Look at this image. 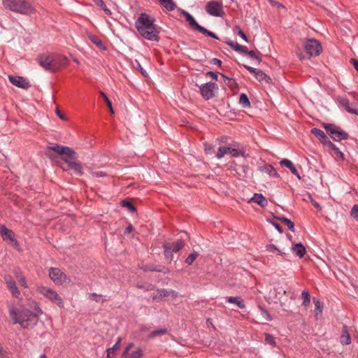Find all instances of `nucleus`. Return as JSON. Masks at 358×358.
I'll return each mask as SVG.
<instances>
[{
    "mask_svg": "<svg viewBox=\"0 0 358 358\" xmlns=\"http://www.w3.org/2000/svg\"><path fill=\"white\" fill-rule=\"evenodd\" d=\"M45 155L49 159L54 160L56 155H59L66 166L59 164L63 171L73 170L77 174L82 176L83 170L81 164L76 161V152L68 146L62 145L57 143H49L45 150Z\"/></svg>",
    "mask_w": 358,
    "mask_h": 358,
    "instance_id": "nucleus-1",
    "label": "nucleus"
},
{
    "mask_svg": "<svg viewBox=\"0 0 358 358\" xmlns=\"http://www.w3.org/2000/svg\"><path fill=\"white\" fill-rule=\"evenodd\" d=\"M34 310V313L28 309L17 311L15 307H10L9 314L14 324H19L23 329H31L36 326L38 317L43 314L42 310L36 303Z\"/></svg>",
    "mask_w": 358,
    "mask_h": 358,
    "instance_id": "nucleus-2",
    "label": "nucleus"
},
{
    "mask_svg": "<svg viewBox=\"0 0 358 358\" xmlns=\"http://www.w3.org/2000/svg\"><path fill=\"white\" fill-rule=\"evenodd\" d=\"M155 18L145 13L140 14L135 22V27L139 34L145 39L152 41H159L160 28L155 24Z\"/></svg>",
    "mask_w": 358,
    "mask_h": 358,
    "instance_id": "nucleus-3",
    "label": "nucleus"
},
{
    "mask_svg": "<svg viewBox=\"0 0 358 358\" xmlns=\"http://www.w3.org/2000/svg\"><path fill=\"white\" fill-rule=\"evenodd\" d=\"M4 8L22 15H31L36 13L35 8L28 0H2Z\"/></svg>",
    "mask_w": 358,
    "mask_h": 358,
    "instance_id": "nucleus-4",
    "label": "nucleus"
},
{
    "mask_svg": "<svg viewBox=\"0 0 358 358\" xmlns=\"http://www.w3.org/2000/svg\"><path fill=\"white\" fill-rule=\"evenodd\" d=\"M227 154L231 157H245V149L240 143L235 142L228 146H220L216 153V157L221 159Z\"/></svg>",
    "mask_w": 358,
    "mask_h": 358,
    "instance_id": "nucleus-5",
    "label": "nucleus"
},
{
    "mask_svg": "<svg viewBox=\"0 0 358 358\" xmlns=\"http://www.w3.org/2000/svg\"><path fill=\"white\" fill-rule=\"evenodd\" d=\"M182 14L185 17V19L186 20L189 22V26L195 29V30H197L199 31V32L203 34H206L208 36H210L212 38H216L217 39L218 37L215 35V33L210 31H208L207 29H206L205 27L199 25L196 21L195 20V19L194 18V17L190 15L187 11L186 10H182Z\"/></svg>",
    "mask_w": 358,
    "mask_h": 358,
    "instance_id": "nucleus-6",
    "label": "nucleus"
},
{
    "mask_svg": "<svg viewBox=\"0 0 358 358\" xmlns=\"http://www.w3.org/2000/svg\"><path fill=\"white\" fill-rule=\"evenodd\" d=\"M37 291L43 295L45 297L52 301L57 306L62 307L63 306V300L61 296L52 289H50L48 287L41 286L38 287Z\"/></svg>",
    "mask_w": 358,
    "mask_h": 358,
    "instance_id": "nucleus-7",
    "label": "nucleus"
},
{
    "mask_svg": "<svg viewBox=\"0 0 358 358\" xmlns=\"http://www.w3.org/2000/svg\"><path fill=\"white\" fill-rule=\"evenodd\" d=\"M184 245L185 243L182 239L177 240L176 242L173 243L171 245H170L169 243H164L163 248L166 258L171 261L173 259V253L180 250Z\"/></svg>",
    "mask_w": 358,
    "mask_h": 358,
    "instance_id": "nucleus-8",
    "label": "nucleus"
},
{
    "mask_svg": "<svg viewBox=\"0 0 358 358\" xmlns=\"http://www.w3.org/2000/svg\"><path fill=\"white\" fill-rule=\"evenodd\" d=\"M324 127L327 131V133L329 134V136L334 140V141H341L347 139L349 136L348 134L345 131L340 129L337 127H336L334 124H324Z\"/></svg>",
    "mask_w": 358,
    "mask_h": 358,
    "instance_id": "nucleus-9",
    "label": "nucleus"
},
{
    "mask_svg": "<svg viewBox=\"0 0 358 358\" xmlns=\"http://www.w3.org/2000/svg\"><path fill=\"white\" fill-rule=\"evenodd\" d=\"M49 276L57 285H62L64 282L69 283L71 282V279L57 268H50L49 270Z\"/></svg>",
    "mask_w": 358,
    "mask_h": 358,
    "instance_id": "nucleus-10",
    "label": "nucleus"
},
{
    "mask_svg": "<svg viewBox=\"0 0 358 358\" xmlns=\"http://www.w3.org/2000/svg\"><path fill=\"white\" fill-rule=\"evenodd\" d=\"M200 92L203 97L208 100L215 96V91L218 89L216 83L208 82L199 86Z\"/></svg>",
    "mask_w": 358,
    "mask_h": 358,
    "instance_id": "nucleus-11",
    "label": "nucleus"
},
{
    "mask_svg": "<svg viewBox=\"0 0 358 358\" xmlns=\"http://www.w3.org/2000/svg\"><path fill=\"white\" fill-rule=\"evenodd\" d=\"M306 52L310 57L318 56L322 51V46L318 41L315 39H308L305 44Z\"/></svg>",
    "mask_w": 358,
    "mask_h": 358,
    "instance_id": "nucleus-12",
    "label": "nucleus"
},
{
    "mask_svg": "<svg viewBox=\"0 0 358 358\" xmlns=\"http://www.w3.org/2000/svg\"><path fill=\"white\" fill-rule=\"evenodd\" d=\"M206 12L215 17H221L223 15V6L222 3L217 1H210L206 6Z\"/></svg>",
    "mask_w": 358,
    "mask_h": 358,
    "instance_id": "nucleus-13",
    "label": "nucleus"
},
{
    "mask_svg": "<svg viewBox=\"0 0 358 358\" xmlns=\"http://www.w3.org/2000/svg\"><path fill=\"white\" fill-rule=\"evenodd\" d=\"M38 64L45 70L54 71L52 54H42L37 57Z\"/></svg>",
    "mask_w": 358,
    "mask_h": 358,
    "instance_id": "nucleus-14",
    "label": "nucleus"
},
{
    "mask_svg": "<svg viewBox=\"0 0 358 358\" xmlns=\"http://www.w3.org/2000/svg\"><path fill=\"white\" fill-rule=\"evenodd\" d=\"M336 101L339 105L344 108L346 111L350 113L358 115L357 106L354 103H350L349 99L345 97L338 96L336 98Z\"/></svg>",
    "mask_w": 358,
    "mask_h": 358,
    "instance_id": "nucleus-15",
    "label": "nucleus"
},
{
    "mask_svg": "<svg viewBox=\"0 0 358 358\" xmlns=\"http://www.w3.org/2000/svg\"><path fill=\"white\" fill-rule=\"evenodd\" d=\"M9 81L15 86L22 89H28L31 85L29 80L22 76H8Z\"/></svg>",
    "mask_w": 358,
    "mask_h": 358,
    "instance_id": "nucleus-16",
    "label": "nucleus"
},
{
    "mask_svg": "<svg viewBox=\"0 0 358 358\" xmlns=\"http://www.w3.org/2000/svg\"><path fill=\"white\" fill-rule=\"evenodd\" d=\"M134 344L132 343H129L125 348L122 357L123 358H141L143 357V351L141 348H138L134 351L129 353L130 349L132 348Z\"/></svg>",
    "mask_w": 358,
    "mask_h": 358,
    "instance_id": "nucleus-17",
    "label": "nucleus"
},
{
    "mask_svg": "<svg viewBox=\"0 0 358 358\" xmlns=\"http://www.w3.org/2000/svg\"><path fill=\"white\" fill-rule=\"evenodd\" d=\"M4 280L8 289L10 292L13 296L17 299L20 298V292L17 287L15 280L10 276H6Z\"/></svg>",
    "mask_w": 358,
    "mask_h": 358,
    "instance_id": "nucleus-18",
    "label": "nucleus"
},
{
    "mask_svg": "<svg viewBox=\"0 0 358 358\" xmlns=\"http://www.w3.org/2000/svg\"><path fill=\"white\" fill-rule=\"evenodd\" d=\"M0 234L3 241L14 242L15 245L18 246V242L15 239L13 231L5 225L0 226Z\"/></svg>",
    "mask_w": 358,
    "mask_h": 358,
    "instance_id": "nucleus-19",
    "label": "nucleus"
},
{
    "mask_svg": "<svg viewBox=\"0 0 358 358\" xmlns=\"http://www.w3.org/2000/svg\"><path fill=\"white\" fill-rule=\"evenodd\" d=\"M52 59L54 71L58 70L61 67L67 66L69 64L67 57L63 55L52 54Z\"/></svg>",
    "mask_w": 358,
    "mask_h": 358,
    "instance_id": "nucleus-20",
    "label": "nucleus"
},
{
    "mask_svg": "<svg viewBox=\"0 0 358 358\" xmlns=\"http://www.w3.org/2000/svg\"><path fill=\"white\" fill-rule=\"evenodd\" d=\"M157 294L152 296V299L154 301H159L162 299L163 298L168 297L170 295L173 296H177L178 293L172 289H159L157 290Z\"/></svg>",
    "mask_w": 358,
    "mask_h": 358,
    "instance_id": "nucleus-21",
    "label": "nucleus"
},
{
    "mask_svg": "<svg viewBox=\"0 0 358 358\" xmlns=\"http://www.w3.org/2000/svg\"><path fill=\"white\" fill-rule=\"evenodd\" d=\"M311 133L315 135L323 145H328L330 143L331 141L322 130L318 128H313Z\"/></svg>",
    "mask_w": 358,
    "mask_h": 358,
    "instance_id": "nucleus-22",
    "label": "nucleus"
},
{
    "mask_svg": "<svg viewBox=\"0 0 358 358\" xmlns=\"http://www.w3.org/2000/svg\"><path fill=\"white\" fill-rule=\"evenodd\" d=\"M280 164L282 166H285L289 169L292 174L295 175L299 179H301V176L299 171L289 159H283L280 162Z\"/></svg>",
    "mask_w": 358,
    "mask_h": 358,
    "instance_id": "nucleus-23",
    "label": "nucleus"
},
{
    "mask_svg": "<svg viewBox=\"0 0 358 358\" xmlns=\"http://www.w3.org/2000/svg\"><path fill=\"white\" fill-rule=\"evenodd\" d=\"M340 342L343 345H346L351 343V336L348 331V327L345 324H343L342 327Z\"/></svg>",
    "mask_w": 358,
    "mask_h": 358,
    "instance_id": "nucleus-24",
    "label": "nucleus"
},
{
    "mask_svg": "<svg viewBox=\"0 0 358 358\" xmlns=\"http://www.w3.org/2000/svg\"><path fill=\"white\" fill-rule=\"evenodd\" d=\"M250 201L257 203L261 207H265L268 205L267 199L262 194H255Z\"/></svg>",
    "mask_w": 358,
    "mask_h": 358,
    "instance_id": "nucleus-25",
    "label": "nucleus"
},
{
    "mask_svg": "<svg viewBox=\"0 0 358 358\" xmlns=\"http://www.w3.org/2000/svg\"><path fill=\"white\" fill-rule=\"evenodd\" d=\"M234 50L240 52L241 54H246L248 52V48L246 46L241 45L237 43L232 41H228L226 42Z\"/></svg>",
    "mask_w": 358,
    "mask_h": 358,
    "instance_id": "nucleus-26",
    "label": "nucleus"
},
{
    "mask_svg": "<svg viewBox=\"0 0 358 358\" xmlns=\"http://www.w3.org/2000/svg\"><path fill=\"white\" fill-rule=\"evenodd\" d=\"M259 171L275 178H278L280 176L274 167L271 164H266L263 166H260Z\"/></svg>",
    "mask_w": 358,
    "mask_h": 358,
    "instance_id": "nucleus-27",
    "label": "nucleus"
},
{
    "mask_svg": "<svg viewBox=\"0 0 358 358\" xmlns=\"http://www.w3.org/2000/svg\"><path fill=\"white\" fill-rule=\"evenodd\" d=\"M292 250L299 258L303 257L306 252V248L301 243H296L293 245Z\"/></svg>",
    "mask_w": 358,
    "mask_h": 358,
    "instance_id": "nucleus-28",
    "label": "nucleus"
},
{
    "mask_svg": "<svg viewBox=\"0 0 358 358\" xmlns=\"http://www.w3.org/2000/svg\"><path fill=\"white\" fill-rule=\"evenodd\" d=\"M255 76L260 83H265L266 84L271 83V78L260 69L258 70Z\"/></svg>",
    "mask_w": 358,
    "mask_h": 358,
    "instance_id": "nucleus-29",
    "label": "nucleus"
},
{
    "mask_svg": "<svg viewBox=\"0 0 358 358\" xmlns=\"http://www.w3.org/2000/svg\"><path fill=\"white\" fill-rule=\"evenodd\" d=\"M226 301L229 303H234L237 305L240 308L243 309L245 308V304L244 301L239 296L233 297H226Z\"/></svg>",
    "mask_w": 358,
    "mask_h": 358,
    "instance_id": "nucleus-30",
    "label": "nucleus"
},
{
    "mask_svg": "<svg viewBox=\"0 0 358 358\" xmlns=\"http://www.w3.org/2000/svg\"><path fill=\"white\" fill-rule=\"evenodd\" d=\"M313 303L315 304V315L317 319L320 316L322 315L323 310V303L316 298H313Z\"/></svg>",
    "mask_w": 358,
    "mask_h": 358,
    "instance_id": "nucleus-31",
    "label": "nucleus"
},
{
    "mask_svg": "<svg viewBox=\"0 0 358 358\" xmlns=\"http://www.w3.org/2000/svg\"><path fill=\"white\" fill-rule=\"evenodd\" d=\"M159 2L169 11L173 10L176 7L173 0H159Z\"/></svg>",
    "mask_w": 358,
    "mask_h": 358,
    "instance_id": "nucleus-32",
    "label": "nucleus"
},
{
    "mask_svg": "<svg viewBox=\"0 0 358 358\" xmlns=\"http://www.w3.org/2000/svg\"><path fill=\"white\" fill-rule=\"evenodd\" d=\"M15 278L17 280L18 282L20 283V285L24 287V288H27L28 287V285L27 283V280H26V278L24 277V275L20 271H16L15 272Z\"/></svg>",
    "mask_w": 358,
    "mask_h": 358,
    "instance_id": "nucleus-33",
    "label": "nucleus"
},
{
    "mask_svg": "<svg viewBox=\"0 0 358 358\" xmlns=\"http://www.w3.org/2000/svg\"><path fill=\"white\" fill-rule=\"evenodd\" d=\"M301 298L303 299L302 306L307 308L310 303V295L308 290H303L301 293Z\"/></svg>",
    "mask_w": 358,
    "mask_h": 358,
    "instance_id": "nucleus-34",
    "label": "nucleus"
},
{
    "mask_svg": "<svg viewBox=\"0 0 358 358\" xmlns=\"http://www.w3.org/2000/svg\"><path fill=\"white\" fill-rule=\"evenodd\" d=\"M249 57L256 59L258 63L262 62V53L259 51L248 50L246 54Z\"/></svg>",
    "mask_w": 358,
    "mask_h": 358,
    "instance_id": "nucleus-35",
    "label": "nucleus"
},
{
    "mask_svg": "<svg viewBox=\"0 0 358 358\" xmlns=\"http://www.w3.org/2000/svg\"><path fill=\"white\" fill-rule=\"evenodd\" d=\"M92 1L94 2V3L97 6H99L100 8H101L106 15H110L112 14L110 10L106 7V6L103 0H92Z\"/></svg>",
    "mask_w": 358,
    "mask_h": 358,
    "instance_id": "nucleus-36",
    "label": "nucleus"
},
{
    "mask_svg": "<svg viewBox=\"0 0 358 358\" xmlns=\"http://www.w3.org/2000/svg\"><path fill=\"white\" fill-rule=\"evenodd\" d=\"M278 220H279L282 223L285 224L288 229L292 231H294V223L291 221L289 219L285 217H276Z\"/></svg>",
    "mask_w": 358,
    "mask_h": 358,
    "instance_id": "nucleus-37",
    "label": "nucleus"
},
{
    "mask_svg": "<svg viewBox=\"0 0 358 358\" xmlns=\"http://www.w3.org/2000/svg\"><path fill=\"white\" fill-rule=\"evenodd\" d=\"M239 103L243 108L250 107V102L248 96L245 94H241L239 98Z\"/></svg>",
    "mask_w": 358,
    "mask_h": 358,
    "instance_id": "nucleus-38",
    "label": "nucleus"
},
{
    "mask_svg": "<svg viewBox=\"0 0 358 358\" xmlns=\"http://www.w3.org/2000/svg\"><path fill=\"white\" fill-rule=\"evenodd\" d=\"M327 146H329L334 152V155L336 157L343 159V152L331 141Z\"/></svg>",
    "mask_w": 358,
    "mask_h": 358,
    "instance_id": "nucleus-39",
    "label": "nucleus"
},
{
    "mask_svg": "<svg viewBox=\"0 0 358 358\" xmlns=\"http://www.w3.org/2000/svg\"><path fill=\"white\" fill-rule=\"evenodd\" d=\"M266 249L269 252H273L275 251H277L278 254L279 255H281L282 257H284L285 255V253L282 252L280 249L277 248L275 245L270 244L266 246Z\"/></svg>",
    "mask_w": 358,
    "mask_h": 358,
    "instance_id": "nucleus-40",
    "label": "nucleus"
},
{
    "mask_svg": "<svg viewBox=\"0 0 358 358\" xmlns=\"http://www.w3.org/2000/svg\"><path fill=\"white\" fill-rule=\"evenodd\" d=\"M122 206L125 207L129 209V211L134 213L136 211V207L134 206V204L127 201V200H123L122 201Z\"/></svg>",
    "mask_w": 358,
    "mask_h": 358,
    "instance_id": "nucleus-41",
    "label": "nucleus"
},
{
    "mask_svg": "<svg viewBox=\"0 0 358 358\" xmlns=\"http://www.w3.org/2000/svg\"><path fill=\"white\" fill-rule=\"evenodd\" d=\"M90 40L95 44L99 48H103V44L102 41L96 36L90 35L89 36Z\"/></svg>",
    "mask_w": 358,
    "mask_h": 358,
    "instance_id": "nucleus-42",
    "label": "nucleus"
},
{
    "mask_svg": "<svg viewBox=\"0 0 358 358\" xmlns=\"http://www.w3.org/2000/svg\"><path fill=\"white\" fill-rule=\"evenodd\" d=\"M199 254L196 252H193L192 253H191L190 255H189V256L187 257L186 260H185V262L188 264V265H191L192 264V263L194 262V260L196 259V257H198Z\"/></svg>",
    "mask_w": 358,
    "mask_h": 358,
    "instance_id": "nucleus-43",
    "label": "nucleus"
},
{
    "mask_svg": "<svg viewBox=\"0 0 358 358\" xmlns=\"http://www.w3.org/2000/svg\"><path fill=\"white\" fill-rule=\"evenodd\" d=\"M166 331H167L166 329H160L158 330H155L150 334L149 337L153 338V337H155L157 336H162V335L165 334L166 333Z\"/></svg>",
    "mask_w": 358,
    "mask_h": 358,
    "instance_id": "nucleus-44",
    "label": "nucleus"
},
{
    "mask_svg": "<svg viewBox=\"0 0 358 358\" xmlns=\"http://www.w3.org/2000/svg\"><path fill=\"white\" fill-rule=\"evenodd\" d=\"M100 94L102 96V97L104 99L105 101H106V103L107 105V106L108 107L110 113L112 114L114 113V110L113 109V107H112V103L111 101H110V99L108 98V96L106 95V94L103 92H100Z\"/></svg>",
    "mask_w": 358,
    "mask_h": 358,
    "instance_id": "nucleus-45",
    "label": "nucleus"
},
{
    "mask_svg": "<svg viewBox=\"0 0 358 358\" xmlns=\"http://www.w3.org/2000/svg\"><path fill=\"white\" fill-rule=\"evenodd\" d=\"M265 341L268 344H269L272 346L275 345V338L270 334H268V333L265 334Z\"/></svg>",
    "mask_w": 358,
    "mask_h": 358,
    "instance_id": "nucleus-46",
    "label": "nucleus"
},
{
    "mask_svg": "<svg viewBox=\"0 0 358 358\" xmlns=\"http://www.w3.org/2000/svg\"><path fill=\"white\" fill-rule=\"evenodd\" d=\"M120 341H121L120 338H118V339H117V342L115 343V344L112 348H110L107 349V350H106L107 353L108 354H112L116 350H117L119 348V347H120Z\"/></svg>",
    "mask_w": 358,
    "mask_h": 358,
    "instance_id": "nucleus-47",
    "label": "nucleus"
},
{
    "mask_svg": "<svg viewBox=\"0 0 358 358\" xmlns=\"http://www.w3.org/2000/svg\"><path fill=\"white\" fill-rule=\"evenodd\" d=\"M351 216L358 221V204L355 205L350 211Z\"/></svg>",
    "mask_w": 358,
    "mask_h": 358,
    "instance_id": "nucleus-48",
    "label": "nucleus"
},
{
    "mask_svg": "<svg viewBox=\"0 0 358 358\" xmlns=\"http://www.w3.org/2000/svg\"><path fill=\"white\" fill-rule=\"evenodd\" d=\"M90 175L92 176V177H96V178H99V177H105V176H107L108 174L104 172V171H91L90 172Z\"/></svg>",
    "mask_w": 358,
    "mask_h": 358,
    "instance_id": "nucleus-49",
    "label": "nucleus"
},
{
    "mask_svg": "<svg viewBox=\"0 0 358 358\" xmlns=\"http://www.w3.org/2000/svg\"><path fill=\"white\" fill-rule=\"evenodd\" d=\"M204 150L207 154H212L214 152L213 146L210 144L204 143Z\"/></svg>",
    "mask_w": 358,
    "mask_h": 358,
    "instance_id": "nucleus-50",
    "label": "nucleus"
},
{
    "mask_svg": "<svg viewBox=\"0 0 358 358\" xmlns=\"http://www.w3.org/2000/svg\"><path fill=\"white\" fill-rule=\"evenodd\" d=\"M225 84L230 87L231 89H234L237 87V83L236 80L233 78H231V80H229L228 82H225Z\"/></svg>",
    "mask_w": 358,
    "mask_h": 358,
    "instance_id": "nucleus-51",
    "label": "nucleus"
},
{
    "mask_svg": "<svg viewBox=\"0 0 358 358\" xmlns=\"http://www.w3.org/2000/svg\"><path fill=\"white\" fill-rule=\"evenodd\" d=\"M89 298L91 300H94V301H95L96 302H99V301H100V299L101 298V295H99V294H97L96 293H92V294H91L90 295Z\"/></svg>",
    "mask_w": 358,
    "mask_h": 358,
    "instance_id": "nucleus-52",
    "label": "nucleus"
},
{
    "mask_svg": "<svg viewBox=\"0 0 358 358\" xmlns=\"http://www.w3.org/2000/svg\"><path fill=\"white\" fill-rule=\"evenodd\" d=\"M243 66L251 73L254 74L255 76L256 75L257 72L258 71L259 69H255V68H253V67H251V66H247V65H243Z\"/></svg>",
    "mask_w": 358,
    "mask_h": 358,
    "instance_id": "nucleus-53",
    "label": "nucleus"
},
{
    "mask_svg": "<svg viewBox=\"0 0 358 358\" xmlns=\"http://www.w3.org/2000/svg\"><path fill=\"white\" fill-rule=\"evenodd\" d=\"M144 271H157V272H162V271L161 269H157L156 268H155L153 266H145L144 267Z\"/></svg>",
    "mask_w": 358,
    "mask_h": 358,
    "instance_id": "nucleus-54",
    "label": "nucleus"
},
{
    "mask_svg": "<svg viewBox=\"0 0 358 358\" xmlns=\"http://www.w3.org/2000/svg\"><path fill=\"white\" fill-rule=\"evenodd\" d=\"M0 358H9L8 353L5 351L0 345Z\"/></svg>",
    "mask_w": 358,
    "mask_h": 358,
    "instance_id": "nucleus-55",
    "label": "nucleus"
},
{
    "mask_svg": "<svg viewBox=\"0 0 358 358\" xmlns=\"http://www.w3.org/2000/svg\"><path fill=\"white\" fill-rule=\"evenodd\" d=\"M237 35H238L240 37H241L245 41H246V42L248 41V38L247 36L242 30H239L237 32Z\"/></svg>",
    "mask_w": 358,
    "mask_h": 358,
    "instance_id": "nucleus-56",
    "label": "nucleus"
},
{
    "mask_svg": "<svg viewBox=\"0 0 358 358\" xmlns=\"http://www.w3.org/2000/svg\"><path fill=\"white\" fill-rule=\"evenodd\" d=\"M262 314L264 315V317L268 320V321H271L272 320V317L271 316V315L268 313V311L265 310H262Z\"/></svg>",
    "mask_w": 358,
    "mask_h": 358,
    "instance_id": "nucleus-57",
    "label": "nucleus"
},
{
    "mask_svg": "<svg viewBox=\"0 0 358 358\" xmlns=\"http://www.w3.org/2000/svg\"><path fill=\"white\" fill-rule=\"evenodd\" d=\"M134 231V227H133V226H132L131 224H129L126 227V229H125V230H124V234H130V233H131V231Z\"/></svg>",
    "mask_w": 358,
    "mask_h": 358,
    "instance_id": "nucleus-58",
    "label": "nucleus"
},
{
    "mask_svg": "<svg viewBox=\"0 0 358 358\" xmlns=\"http://www.w3.org/2000/svg\"><path fill=\"white\" fill-rule=\"evenodd\" d=\"M273 225L278 231L279 233L282 234L283 232L282 227L278 223L273 222Z\"/></svg>",
    "mask_w": 358,
    "mask_h": 358,
    "instance_id": "nucleus-59",
    "label": "nucleus"
},
{
    "mask_svg": "<svg viewBox=\"0 0 358 358\" xmlns=\"http://www.w3.org/2000/svg\"><path fill=\"white\" fill-rule=\"evenodd\" d=\"M210 63L213 64H216V65H218V66H221L222 64V61L219 59H217V58H213L210 61Z\"/></svg>",
    "mask_w": 358,
    "mask_h": 358,
    "instance_id": "nucleus-60",
    "label": "nucleus"
},
{
    "mask_svg": "<svg viewBox=\"0 0 358 358\" xmlns=\"http://www.w3.org/2000/svg\"><path fill=\"white\" fill-rule=\"evenodd\" d=\"M350 62L353 64L355 69L358 72V61L356 59L352 58L350 59Z\"/></svg>",
    "mask_w": 358,
    "mask_h": 358,
    "instance_id": "nucleus-61",
    "label": "nucleus"
},
{
    "mask_svg": "<svg viewBox=\"0 0 358 358\" xmlns=\"http://www.w3.org/2000/svg\"><path fill=\"white\" fill-rule=\"evenodd\" d=\"M55 113L60 119L64 120H66L65 116L62 113V112L58 108L56 109Z\"/></svg>",
    "mask_w": 358,
    "mask_h": 358,
    "instance_id": "nucleus-62",
    "label": "nucleus"
},
{
    "mask_svg": "<svg viewBox=\"0 0 358 358\" xmlns=\"http://www.w3.org/2000/svg\"><path fill=\"white\" fill-rule=\"evenodd\" d=\"M207 75L210 76L215 80H217V74L213 71H208Z\"/></svg>",
    "mask_w": 358,
    "mask_h": 358,
    "instance_id": "nucleus-63",
    "label": "nucleus"
},
{
    "mask_svg": "<svg viewBox=\"0 0 358 358\" xmlns=\"http://www.w3.org/2000/svg\"><path fill=\"white\" fill-rule=\"evenodd\" d=\"M241 169H242V171L243 172V174L241 175V173H238V175L240 176H245L246 175V169H248V166H241Z\"/></svg>",
    "mask_w": 358,
    "mask_h": 358,
    "instance_id": "nucleus-64",
    "label": "nucleus"
}]
</instances>
